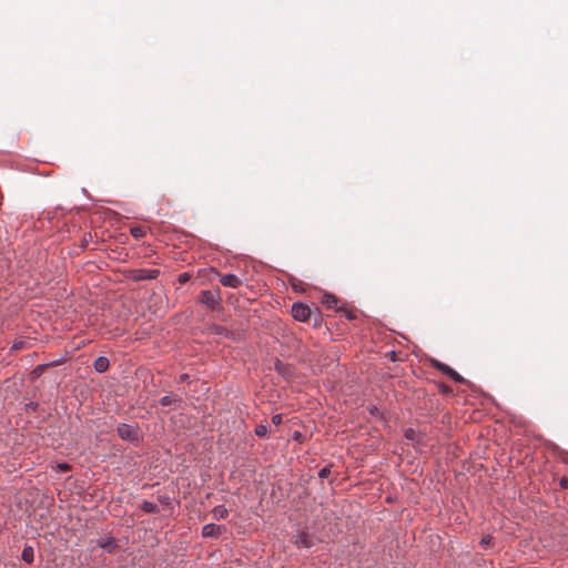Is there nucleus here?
Instances as JSON below:
<instances>
[{"mask_svg": "<svg viewBox=\"0 0 568 568\" xmlns=\"http://www.w3.org/2000/svg\"><path fill=\"white\" fill-rule=\"evenodd\" d=\"M292 316L300 322H306L312 314V308L303 303V302H295L292 305Z\"/></svg>", "mask_w": 568, "mask_h": 568, "instance_id": "f03ea898", "label": "nucleus"}, {"mask_svg": "<svg viewBox=\"0 0 568 568\" xmlns=\"http://www.w3.org/2000/svg\"><path fill=\"white\" fill-rule=\"evenodd\" d=\"M109 359L105 356H98L93 362V368L98 373H104L109 368Z\"/></svg>", "mask_w": 568, "mask_h": 568, "instance_id": "1a4fd4ad", "label": "nucleus"}, {"mask_svg": "<svg viewBox=\"0 0 568 568\" xmlns=\"http://www.w3.org/2000/svg\"><path fill=\"white\" fill-rule=\"evenodd\" d=\"M57 468L59 471H68L70 470V464H57Z\"/></svg>", "mask_w": 568, "mask_h": 568, "instance_id": "5701e85b", "label": "nucleus"}, {"mask_svg": "<svg viewBox=\"0 0 568 568\" xmlns=\"http://www.w3.org/2000/svg\"><path fill=\"white\" fill-rule=\"evenodd\" d=\"M214 519H225L229 516V510L224 505H217L212 509Z\"/></svg>", "mask_w": 568, "mask_h": 568, "instance_id": "9d476101", "label": "nucleus"}, {"mask_svg": "<svg viewBox=\"0 0 568 568\" xmlns=\"http://www.w3.org/2000/svg\"><path fill=\"white\" fill-rule=\"evenodd\" d=\"M221 297L219 292L205 290L202 291L200 302L210 308H215V306L219 304Z\"/></svg>", "mask_w": 568, "mask_h": 568, "instance_id": "7ed1b4c3", "label": "nucleus"}, {"mask_svg": "<svg viewBox=\"0 0 568 568\" xmlns=\"http://www.w3.org/2000/svg\"><path fill=\"white\" fill-rule=\"evenodd\" d=\"M156 500L163 507L164 510L173 511L176 507L180 506V501L170 495L159 494L156 496Z\"/></svg>", "mask_w": 568, "mask_h": 568, "instance_id": "39448f33", "label": "nucleus"}, {"mask_svg": "<svg viewBox=\"0 0 568 568\" xmlns=\"http://www.w3.org/2000/svg\"><path fill=\"white\" fill-rule=\"evenodd\" d=\"M189 378V375L187 374H183L180 376V381L184 382Z\"/></svg>", "mask_w": 568, "mask_h": 568, "instance_id": "cd10ccee", "label": "nucleus"}, {"mask_svg": "<svg viewBox=\"0 0 568 568\" xmlns=\"http://www.w3.org/2000/svg\"><path fill=\"white\" fill-rule=\"evenodd\" d=\"M280 365H281V363L276 362L275 367L277 368V371H280Z\"/></svg>", "mask_w": 568, "mask_h": 568, "instance_id": "c85d7f7f", "label": "nucleus"}, {"mask_svg": "<svg viewBox=\"0 0 568 568\" xmlns=\"http://www.w3.org/2000/svg\"><path fill=\"white\" fill-rule=\"evenodd\" d=\"M272 423L274 425H280L282 423V414H275L272 417Z\"/></svg>", "mask_w": 568, "mask_h": 568, "instance_id": "4be33fe9", "label": "nucleus"}, {"mask_svg": "<svg viewBox=\"0 0 568 568\" xmlns=\"http://www.w3.org/2000/svg\"><path fill=\"white\" fill-rule=\"evenodd\" d=\"M295 542H296L297 547L310 548L312 546L311 539L304 532H301L296 536Z\"/></svg>", "mask_w": 568, "mask_h": 568, "instance_id": "4468645a", "label": "nucleus"}, {"mask_svg": "<svg viewBox=\"0 0 568 568\" xmlns=\"http://www.w3.org/2000/svg\"><path fill=\"white\" fill-rule=\"evenodd\" d=\"M173 402V398L171 395H164L161 399H160V403L162 406H168L170 405L171 403Z\"/></svg>", "mask_w": 568, "mask_h": 568, "instance_id": "aec40b11", "label": "nucleus"}, {"mask_svg": "<svg viewBox=\"0 0 568 568\" xmlns=\"http://www.w3.org/2000/svg\"><path fill=\"white\" fill-rule=\"evenodd\" d=\"M225 530H226L225 526L215 525L213 523H210L202 527V536L205 538L219 537Z\"/></svg>", "mask_w": 568, "mask_h": 568, "instance_id": "423d86ee", "label": "nucleus"}, {"mask_svg": "<svg viewBox=\"0 0 568 568\" xmlns=\"http://www.w3.org/2000/svg\"><path fill=\"white\" fill-rule=\"evenodd\" d=\"M433 364L438 371L449 376L454 382L462 383L464 381L463 376L447 364L439 361H434Z\"/></svg>", "mask_w": 568, "mask_h": 568, "instance_id": "20e7f679", "label": "nucleus"}, {"mask_svg": "<svg viewBox=\"0 0 568 568\" xmlns=\"http://www.w3.org/2000/svg\"><path fill=\"white\" fill-rule=\"evenodd\" d=\"M559 485H560L561 488L568 489V478L567 477L560 478Z\"/></svg>", "mask_w": 568, "mask_h": 568, "instance_id": "393cba45", "label": "nucleus"}, {"mask_svg": "<svg viewBox=\"0 0 568 568\" xmlns=\"http://www.w3.org/2000/svg\"><path fill=\"white\" fill-rule=\"evenodd\" d=\"M130 232H131V235L135 239H140L144 235V231L142 230V227H139V226L132 227Z\"/></svg>", "mask_w": 568, "mask_h": 568, "instance_id": "6ab92c4d", "label": "nucleus"}, {"mask_svg": "<svg viewBox=\"0 0 568 568\" xmlns=\"http://www.w3.org/2000/svg\"><path fill=\"white\" fill-rule=\"evenodd\" d=\"M206 331H207V334L210 335H217V336H222V337H229L231 335V332L219 325V324H210L207 327H206Z\"/></svg>", "mask_w": 568, "mask_h": 568, "instance_id": "6e6552de", "label": "nucleus"}, {"mask_svg": "<svg viewBox=\"0 0 568 568\" xmlns=\"http://www.w3.org/2000/svg\"><path fill=\"white\" fill-rule=\"evenodd\" d=\"M491 539H493V538H491V536H490V535H486V536H484V537L481 538L480 544H481L483 546H487V545H489V544H490Z\"/></svg>", "mask_w": 568, "mask_h": 568, "instance_id": "b1692460", "label": "nucleus"}, {"mask_svg": "<svg viewBox=\"0 0 568 568\" xmlns=\"http://www.w3.org/2000/svg\"><path fill=\"white\" fill-rule=\"evenodd\" d=\"M23 345V342H14L11 346L12 349H19Z\"/></svg>", "mask_w": 568, "mask_h": 568, "instance_id": "bb28decb", "label": "nucleus"}, {"mask_svg": "<svg viewBox=\"0 0 568 568\" xmlns=\"http://www.w3.org/2000/svg\"><path fill=\"white\" fill-rule=\"evenodd\" d=\"M270 432L271 426L267 423L257 425L254 429L255 435L258 437H267Z\"/></svg>", "mask_w": 568, "mask_h": 568, "instance_id": "2eb2a0df", "label": "nucleus"}, {"mask_svg": "<svg viewBox=\"0 0 568 568\" xmlns=\"http://www.w3.org/2000/svg\"><path fill=\"white\" fill-rule=\"evenodd\" d=\"M21 558L23 561H26L28 564H32L33 562V548L30 546L24 547V549L22 550V554H21Z\"/></svg>", "mask_w": 568, "mask_h": 568, "instance_id": "dca6fc26", "label": "nucleus"}, {"mask_svg": "<svg viewBox=\"0 0 568 568\" xmlns=\"http://www.w3.org/2000/svg\"><path fill=\"white\" fill-rule=\"evenodd\" d=\"M337 298L332 294H326L323 298V303L327 305V307H335L337 305Z\"/></svg>", "mask_w": 568, "mask_h": 568, "instance_id": "f3484780", "label": "nucleus"}, {"mask_svg": "<svg viewBox=\"0 0 568 568\" xmlns=\"http://www.w3.org/2000/svg\"><path fill=\"white\" fill-rule=\"evenodd\" d=\"M418 432L415 430L414 428H408L405 430V437L408 439V440H412V442H415L417 440L418 442Z\"/></svg>", "mask_w": 568, "mask_h": 568, "instance_id": "a211bd4d", "label": "nucleus"}, {"mask_svg": "<svg viewBox=\"0 0 568 568\" xmlns=\"http://www.w3.org/2000/svg\"><path fill=\"white\" fill-rule=\"evenodd\" d=\"M187 280H189V274H187V273H182V274H180V276H179V282L184 283V282H186Z\"/></svg>", "mask_w": 568, "mask_h": 568, "instance_id": "a878e982", "label": "nucleus"}, {"mask_svg": "<svg viewBox=\"0 0 568 568\" xmlns=\"http://www.w3.org/2000/svg\"><path fill=\"white\" fill-rule=\"evenodd\" d=\"M160 274L159 270H141L136 280H153Z\"/></svg>", "mask_w": 568, "mask_h": 568, "instance_id": "ddd939ff", "label": "nucleus"}, {"mask_svg": "<svg viewBox=\"0 0 568 568\" xmlns=\"http://www.w3.org/2000/svg\"><path fill=\"white\" fill-rule=\"evenodd\" d=\"M99 546L104 549L106 552H112L116 546L115 539L113 537H108L99 541Z\"/></svg>", "mask_w": 568, "mask_h": 568, "instance_id": "9b49d317", "label": "nucleus"}, {"mask_svg": "<svg viewBox=\"0 0 568 568\" xmlns=\"http://www.w3.org/2000/svg\"><path fill=\"white\" fill-rule=\"evenodd\" d=\"M220 283L223 286L236 288L241 285L242 281L235 274H225L220 277Z\"/></svg>", "mask_w": 568, "mask_h": 568, "instance_id": "0eeeda50", "label": "nucleus"}, {"mask_svg": "<svg viewBox=\"0 0 568 568\" xmlns=\"http://www.w3.org/2000/svg\"><path fill=\"white\" fill-rule=\"evenodd\" d=\"M116 432L121 439L129 443L138 444L140 440V428L135 424H119Z\"/></svg>", "mask_w": 568, "mask_h": 568, "instance_id": "f257e3e1", "label": "nucleus"}, {"mask_svg": "<svg viewBox=\"0 0 568 568\" xmlns=\"http://www.w3.org/2000/svg\"><path fill=\"white\" fill-rule=\"evenodd\" d=\"M141 510L145 514H158L160 511L159 506L155 503L144 500L141 504Z\"/></svg>", "mask_w": 568, "mask_h": 568, "instance_id": "f8f14e48", "label": "nucleus"}, {"mask_svg": "<svg viewBox=\"0 0 568 568\" xmlns=\"http://www.w3.org/2000/svg\"><path fill=\"white\" fill-rule=\"evenodd\" d=\"M331 474V469L328 467H324L318 471L320 478H327Z\"/></svg>", "mask_w": 568, "mask_h": 568, "instance_id": "412c9836", "label": "nucleus"}]
</instances>
